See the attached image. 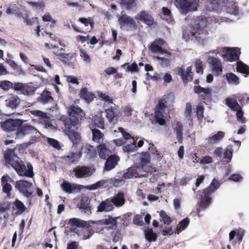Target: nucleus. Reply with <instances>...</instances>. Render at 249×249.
<instances>
[{"label":"nucleus","mask_w":249,"mask_h":249,"mask_svg":"<svg viewBox=\"0 0 249 249\" xmlns=\"http://www.w3.org/2000/svg\"><path fill=\"white\" fill-rule=\"evenodd\" d=\"M36 133V129L33 126L27 124L23 125L21 124L18 127L16 135L17 138L22 139L26 135Z\"/></svg>","instance_id":"6e6552de"},{"label":"nucleus","mask_w":249,"mask_h":249,"mask_svg":"<svg viewBox=\"0 0 249 249\" xmlns=\"http://www.w3.org/2000/svg\"><path fill=\"white\" fill-rule=\"evenodd\" d=\"M208 62L211 66L212 71L214 74L218 75L222 71V66L220 61L215 57H210Z\"/></svg>","instance_id":"2eb2a0df"},{"label":"nucleus","mask_w":249,"mask_h":249,"mask_svg":"<svg viewBox=\"0 0 249 249\" xmlns=\"http://www.w3.org/2000/svg\"><path fill=\"white\" fill-rule=\"evenodd\" d=\"M204 107L201 104H198L196 107V113L199 119H202L203 117Z\"/></svg>","instance_id":"680f3d73"},{"label":"nucleus","mask_w":249,"mask_h":249,"mask_svg":"<svg viewBox=\"0 0 249 249\" xmlns=\"http://www.w3.org/2000/svg\"><path fill=\"white\" fill-rule=\"evenodd\" d=\"M149 152L154 156V158L158 160H160L163 157L162 153L156 149V148L153 144H150L148 147Z\"/></svg>","instance_id":"58836bf2"},{"label":"nucleus","mask_w":249,"mask_h":249,"mask_svg":"<svg viewBox=\"0 0 249 249\" xmlns=\"http://www.w3.org/2000/svg\"><path fill=\"white\" fill-rule=\"evenodd\" d=\"M81 154L82 153H86L89 155V157H91L92 154H94L95 153V149L93 146L87 144L83 146L81 148Z\"/></svg>","instance_id":"a19ab883"},{"label":"nucleus","mask_w":249,"mask_h":249,"mask_svg":"<svg viewBox=\"0 0 249 249\" xmlns=\"http://www.w3.org/2000/svg\"><path fill=\"white\" fill-rule=\"evenodd\" d=\"M94 169L86 166H78L73 169V172L77 178H86L91 176Z\"/></svg>","instance_id":"9d476101"},{"label":"nucleus","mask_w":249,"mask_h":249,"mask_svg":"<svg viewBox=\"0 0 249 249\" xmlns=\"http://www.w3.org/2000/svg\"><path fill=\"white\" fill-rule=\"evenodd\" d=\"M20 8L16 4L10 5L6 10V13L9 15H16L19 18L26 19L28 17V13L26 10L20 11Z\"/></svg>","instance_id":"9b49d317"},{"label":"nucleus","mask_w":249,"mask_h":249,"mask_svg":"<svg viewBox=\"0 0 249 249\" xmlns=\"http://www.w3.org/2000/svg\"><path fill=\"white\" fill-rule=\"evenodd\" d=\"M5 102L7 106L15 108L19 103V99L16 95H11L6 100Z\"/></svg>","instance_id":"cd10ccee"},{"label":"nucleus","mask_w":249,"mask_h":249,"mask_svg":"<svg viewBox=\"0 0 249 249\" xmlns=\"http://www.w3.org/2000/svg\"><path fill=\"white\" fill-rule=\"evenodd\" d=\"M136 18L149 26L153 25L154 24V20L152 17L145 11L140 12L136 15Z\"/></svg>","instance_id":"dca6fc26"},{"label":"nucleus","mask_w":249,"mask_h":249,"mask_svg":"<svg viewBox=\"0 0 249 249\" xmlns=\"http://www.w3.org/2000/svg\"><path fill=\"white\" fill-rule=\"evenodd\" d=\"M160 216L165 224L169 225L172 222L170 217L163 210L161 211L160 212Z\"/></svg>","instance_id":"4d7b16f0"},{"label":"nucleus","mask_w":249,"mask_h":249,"mask_svg":"<svg viewBox=\"0 0 249 249\" xmlns=\"http://www.w3.org/2000/svg\"><path fill=\"white\" fill-rule=\"evenodd\" d=\"M69 223L71 226L83 228L87 226V222L76 218H71L69 220Z\"/></svg>","instance_id":"2f4dec72"},{"label":"nucleus","mask_w":249,"mask_h":249,"mask_svg":"<svg viewBox=\"0 0 249 249\" xmlns=\"http://www.w3.org/2000/svg\"><path fill=\"white\" fill-rule=\"evenodd\" d=\"M194 91L195 93L199 94L203 98L210 97L212 93V90L210 88H204L200 86H195Z\"/></svg>","instance_id":"393cba45"},{"label":"nucleus","mask_w":249,"mask_h":249,"mask_svg":"<svg viewBox=\"0 0 249 249\" xmlns=\"http://www.w3.org/2000/svg\"><path fill=\"white\" fill-rule=\"evenodd\" d=\"M120 28L123 30H129L136 26L133 18L126 14H122L118 18Z\"/></svg>","instance_id":"423d86ee"},{"label":"nucleus","mask_w":249,"mask_h":249,"mask_svg":"<svg viewBox=\"0 0 249 249\" xmlns=\"http://www.w3.org/2000/svg\"><path fill=\"white\" fill-rule=\"evenodd\" d=\"M139 168L136 165H133L127 169V172L124 173L123 178L124 179H128L132 178H137L143 177L144 175L141 173L138 172Z\"/></svg>","instance_id":"a211bd4d"},{"label":"nucleus","mask_w":249,"mask_h":249,"mask_svg":"<svg viewBox=\"0 0 249 249\" xmlns=\"http://www.w3.org/2000/svg\"><path fill=\"white\" fill-rule=\"evenodd\" d=\"M184 114L185 118L189 121V124L190 125L192 121V106L189 103L186 105Z\"/></svg>","instance_id":"09e8293b"},{"label":"nucleus","mask_w":249,"mask_h":249,"mask_svg":"<svg viewBox=\"0 0 249 249\" xmlns=\"http://www.w3.org/2000/svg\"><path fill=\"white\" fill-rule=\"evenodd\" d=\"M80 94V97L88 103L91 102L94 97V94L89 91L86 88L82 89Z\"/></svg>","instance_id":"c85d7f7f"},{"label":"nucleus","mask_w":249,"mask_h":249,"mask_svg":"<svg viewBox=\"0 0 249 249\" xmlns=\"http://www.w3.org/2000/svg\"><path fill=\"white\" fill-rule=\"evenodd\" d=\"M135 142V140L133 139L132 143L124 146L123 147V150L126 152H131L135 151L136 149Z\"/></svg>","instance_id":"13d9d810"},{"label":"nucleus","mask_w":249,"mask_h":249,"mask_svg":"<svg viewBox=\"0 0 249 249\" xmlns=\"http://www.w3.org/2000/svg\"><path fill=\"white\" fill-rule=\"evenodd\" d=\"M98 95V96L105 102L106 104L109 105L113 104V99L105 93L99 92Z\"/></svg>","instance_id":"3c124183"},{"label":"nucleus","mask_w":249,"mask_h":249,"mask_svg":"<svg viewBox=\"0 0 249 249\" xmlns=\"http://www.w3.org/2000/svg\"><path fill=\"white\" fill-rule=\"evenodd\" d=\"M4 158L5 165L12 167L20 176L32 178L34 176L33 168L30 163H27V169L23 162L15 154L14 149H9L5 151Z\"/></svg>","instance_id":"f257e3e1"},{"label":"nucleus","mask_w":249,"mask_h":249,"mask_svg":"<svg viewBox=\"0 0 249 249\" xmlns=\"http://www.w3.org/2000/svg\"><path fill=\"white\" fill-rule=\"evenodd\" d=\"M53 100L51 93L48 91H43L40 97V101L43 104H46Z\"/></svg>","instance_id":"37998d69"},{"label":"nucleus","mask_w":249,"mask_h":249,"mask_svg":"<svg viewBox=\"0 0 249 249\" xmlns=\"http://www.w3.org/2000/svg\"><path fill=\"white\" fill-rule=\"evenodd\" d=\"M47 141H48V142L49 143V144L50 145L53 147L54 148H55L57 149H59L60 148V146L59 143L57 140H56L54 139L48 138L47 139Z\"/></svg>","instance_id":"e2e57ef3"},{"label":"nucleus","mask_w":249,"mask_h":249,"mask_svg":"<svg viewBox=\"0 0 249 249\" xmlns=\"http://www.w3.org/2000/svg\"><path fill=\"white\" fill-rule=\"evenodd\" d=\"M206 25V20H201L198 21L196 26L194 27L190 31V35H188L189 38L196 41L199 44H204L206 42L207 32L203 29Z\"/></svg>","instance_id":"f03ea898"},{"label":"nucleus","mask_w":249,"mask_h":249,"mask_svg":"<svg viewBox=\"0 0 249 249\" xmlns=\"http://www.w3.org/2000/svg\"><path fill=\"white\" fill-rule=\"evenodd\" d=\"M92 140L93 141L100 143L103 141V134L98 129H92Z\"/></svg>","instance_id":"ea45409f"},{"label":"nucleus","mask_w":249,"mask_h":249,"mask_svg":"<svg viewBox=\"0 0 249 249\" xmlns=\"http://www.w3.org/2000/svg\"><path fill=\"white\" fill-rule=\"evenodd\" d=\"M191 71V67H189L185 72L184 79L186 81H191L193 78V73Z\"/></svg>","instance_id":"774afa93"},{"label":"nucleus","mask_w":249,"mask_h":249,"mask_svg":"<svg viewBox=\"0 0 249 249\" xmlns=\"http://www.w3.org/2000/svg\"><path fill=\"white\" fill-rule=\"evenodd\" d=\"M119 158L115 155L109 156L106 161L105 170L109 171L113 169L117 164Z\"/></svg>","instance_id":"4be33fe9"},{"label":"nucleus","mask_w":249,"mask_h":249,"mask_svg":"<svg viewBox=\"0 0 249 249\" xmlns=\"http://www.w3.org/2000/svg\"><path fill=\"white\" fill-rule=\"evenodd\" d=\"M114 209V206L108 199L102 201L98 206V211L99 212H110Z\"/></svg>","instance_id":"5701e85b"},{"label":"nucleus","mask_w":249,"mask_h":249,"mask_svg":"<svg viewBox=\"0 0 249 249\" xmlns=\"http://www.w3.org/2000/svg\"><path fill=\"white\" fill-rule=\"evenodd\" d=\"M98 151L99 157L103 159H106L111 154V151L106 147L105 144H101L98 145Z\"/></svg>","instance_id":"bb28decb"},{"label":"nucleus","mask_w":249,"mask_h":249,"mask_svg":"<svg viewBox=\"0 0 249 249\" xmlns=\"http://www.w3.org/2000/svg\"><path fill=\"white\" fill-rule=\"evenodd\" d=\"M97 223L99 225H104L105 228L114 229L116 228L117 219L116 217L109 216L107 218L98 220Z\"/></svg>","instance_id":"f3484780"},{"label":"nucleus","mask_w":249,"mask_h":249,"mask_svg":"<svg viewBox=\"0 0 249 249\" xmlns=\"http://www.w3.org/2000/svg\"><path fill=\"white\" fill-rule=\"evenodd\" d=\"M165 54V57H161L160 56H158L156 57V58L160 61V65L162 67H167L170 65L171 63V59L170 58L169 55L167 53H164Z\"/></svg>","instance_id":"e433bc0d"},{"label":"nucleus","mask_w":249,"mask_h":249,"mask_svg":"<svg viewBox=\"0 0 249 249\" xmlns=\"http://www.w3.org/2000/svg\"><path fill=\"white\" fill-rule=\"evenodd\" d=\"M198 0H175V5L180 13L186 15L189 12L197 10Z\"/></svg>","instance_id":"7ed1b4c3"},{"label":"nucleus","mask_w":249,"mask_h":249,"mask_svg":"<svg viewBox=\"0 0 249 249\" xmlns=\"http://www.w3.org/2000/svg\"><path fill=\"white\" fill-rule=\"evenodd\" d=\"M98 220L97 221H94V220H90L89 221V223H92L94 224V226L93 227V228L95 230L96 232H100L104 230L105 229L104 225H99L97 224V222H98Z\"/></svg>","instance_id":"052dcab7"},{"label":"nucleus","mask_w":249,"mask_h":249,"mask_svg":"<svg viewBox=\"0 0 249 249\" xmlns=\"http://www.w3.org/2000/svg\"><path fill=\"white\" fill-rule=\"evenodd\" d=\"M226 79L228 82L235 85L239 83L238 77L233 73H229L226 74Z\"/></svg>","instance_id":"49530a36"},{"label":"nucleus","mask_w":249,"mask_h":249,"mask_svg":"<svg viewBox=\"0 0 249 249\" xmlns=\"http://www.w3.org/2000/svg\"><path fill=\"white\" fill-rule=\"evenodd\" d=\"M155 120L159 124L163 125L165 124V119L163 118L162 111L160 110L156 109L155 111Z\"/></svg>","instance_id":"a18cd8bd"},{"label":"nucleus","mask_w":249,"mask_h":249,"mask_svg":"<svg viewBox=\"0 0 249 249\" xmlns=\"http://www.w3.org/2000/svg\"><path fill=\"white\" fill-rule=\"evenodd\" d=\"M94 124L97 127L104 129V120L101 116V114L96 116L93 120Z\"/></svg>","instance_id":"8fccbe9b"},{"label":"nucleus","mask_w":249,"mask_h":249,"mask_svg":"<svg viewBox=\"0 0 249 249\" xmlns=\"http://www.w3.org/2000/svg\"><path fill=\"white\" fill-rule=\"evenodd\" d=\"M145 235L146 239L149 242L156 241L157 238V234L151 229L146 231Z\"/></svg>","instance_id":"de8ad7c7"},{"label":"nucleus","mask_w":249,"mask_h":249,"mask_svg":"<svg viewBox=\"0 0 249 249\" xmlns=\"http://www.w3.org/2000/svg\"><path fill=\"white\" fill-rule=\"evenodd\" d=\"M220 186L219 182L216 179H213L210 185L207 188L203 190V195L208 196V195L213 193L217 190Z\"/></svg>","instance_id":"b1692460"},{"label":"nucleus","mask_w":249,"mask_h":249,"mask_svg":"<svg viewBox=\"0 0 249 249\" xmlns=\"http://www.w3.org/2000/svg\"><path fill=\"white\" fill-rule=\"evenodd\" d=\"M31 114L33 115L38 117L39 119L42 120L46 124V127H50L52 126L49 123L50 119L49 114L43 112L40 110H33L30 111Z\"/></svg>","instance_id":"aec40b11"},{"label":"nucleus","mask_w":249,"mask_h":249,"mask_svg":"<svg viewBox=\"0 0 249 249\" xmlns=\"http://www.w3.org/2000/svg\"><path fill=\"white\" fill-rule=\"evenodd\" d=\"M221 7V0H212L210 5L207 6V10L209 11H218Z\"/></svg>","instance_id":"4c0bfd02"},{"label":"nucleus","mask_w":249,"mask_h":249,"mask_svg":"<svg viewBox=\"0 0 249 249\" xmlns=\"http://www.w3.org/2000/svg\"><path fill=\"white\" fill-rule=\"evenodd\" d=\"M15 187L20 193L27 198H29L34 192L32 184L24 180L16 181Z\"/></svg>","instance_id":"20e7f679"},{"label":"nucleus","mask_w":249,"mask_h":249,"mask_svg":"<svg viewBox=\"0 0 249 249\" xmlns=\"http://www.w3.org/2000/svg\"><path fill=\"white\" fill-rule=\"evenodd\" d=\"M141 161L142 166H144L145 164L149 163L150 161V157L149 154L147 152L142 153Z\"/></svg>","instance_id":"0e129e2a"},{"label":"nucleus","mask_w":249,"mask_h":249,"mask_svg":"<svg viewBox=\"0 0 249 249\" xmlns=\"http://www.w3.org/2000/svg\"><path fill=\"white\" fill-rule=\"evenodd\" d=\"M227 105L233 111H236L237 120L242 124L245 123V119L243 117V112L241 107L235 99L230 98H226Z\"/></svg>","instance_id":"39448f33"},{"label":"nucleus","mask_w":249,"mask_h":249,"mask_svg":"<svg viewBox=\"0 0 249 249\" xmlns=\"http://www.w3.org/2000/svg\"><path fill=\"white\" fill-rule=\"evenodd\" d=\"M126 67L127 71L131 72H136L138 70V66L136 63H134L130 65H128L127 64H124L122 65V67L125 68Z\"/></svg>","instance_id":"bf43d9fd"},{"label":"nucleus","mask_w":249,"mask_h":249,"mask_svg":"<svg viewBox=\"0 0 249 249\" xmlns=\"http://www.w3.org/2000/svg\"><path fill=\"white\" fill-rule=\"evenodd\" d=\"M113 180L111 179H105V180H101L97 181L94 184L89 185L87 186V188L89 190H95L97 188L101 187L104 186L106 183H107L108 181H112Z\"/></svg>","instance_id":"79ce46f5"},{"label":"nucleus","mask_w":249,"mask_h":249,"mask_svg":"<svg viewBox=\"0 0 249 249\" xmlns=\"http://www.w3.org/2000/svg\"><path fill=\"white\" fill-rule=\"evenodd\" d=\"M0 87L4 90H8L12 87L14 88V84L9 81H2L0 82Z\"/></svg>","instance_id":"6e6d98bb"},{"label":"nucleus","mask_w":249,"mask_h":249,"mask_svg":"<svg viewBox=\"0 0 249 249\" xmlns=\"http://www.w3.org/2000/svg\"><path fill=\"white\" fill-rule=\"evenodd\" d=\"M237 70L238 71L244 73L246 75L249 74V68L248 66L241 62H237Z\"/></svg>","instance_id":"c03bdc74"},{"label":"nucleus","mask_w":249,"mask_h":249,"mask_svg":"<svg viewBox=\"0 0 249 249\" xmlns=\"http://www.w3.org/2000/svg\"><path fill=\"white\" fill-rule=\"evenodd\" d=\"M173 129L174 131L176 132L177 134V139L179 142L181 143L182 140L183 135V126L182 124L177 122V123L173 126Z\"/></svg>","instance_id":"c756f323"},{"label":"nucleus","mask_w":249,"mask_h":249,"mask_svg":"<svg viewBox=\"0 0 249 249\" xmlns=\"http://www.w3.org/2000/svg\"><path fill=\"white\" fill-rule=\"evenodd\" d=\"M37 87L32 86L30 84H26L22 83H15L14 84V89L17 91H20L21 93L26 95H32L35 93Z\"/></svg>","instance_id":"0eeeda50"},{"label":"nucleus","mask_w":249,"mask_h":249,"mask_svg":"<svg viewBox=\"0 0 249 249\" xmlns=\"http://www.w3.org/2000/svg\"><path fill=\"white\" fill-rule=\"evenodd\" d=\"M135 0H120V4L127 9H131L134 7Z\"/></svg>","instance_id":"5fc2aeb1"},{"label":"nucleus","mask_w":249,"mask_h":249,"mask_svg":"<svg viewBox=\"0 0 249 249\" xmlns=\"http://www.w3.org/2000/svg\"><path fill=\"white\" fill-rule=\"evenodd\" d=\"M63 121L66 128L70 129L72 126H74L79 123L78 120H75V118H71V117L63 118Z\"/></svg>","instance_id":"7c9ffc66"},{"label":"nucleus","mask_w":249,"mask_h":249,"mask_svg":"<svg viewBox=\"0 0 249 249\" xmlns=\"http://www.w3.org/2000/svg\"><path fill=\"white\" fill-rule=\"evenodd\" d=\"M212 197L208 196H205L202 195V198L199 203V207L197 209V210H204L207 208L210 205L212 202Z\"/></svg>","instance_id":"a878e982"},{"label":"nucleus","mask_w":249,"mask_h":249,"mask_svg":"<svg viewBox=\"0 0 249 249\" xmlns=\"http://www.w3.org/2000/svg\"><path fill=\"white\" fill-rule=\"evenodd\" d=\"M61 186L63 190L68 194L75 192L76 191H79L81 189L79 185L75 184H71L67 181H64Z\"/></svg>","instance_id":"6ab92c4d"},{"label":"nucleus","mask_w":249,"mask_h":249,"mask_svg":"<svg viewBox=\"0 0 249 249\" xmlns=\"http://www.w3.org/2000/svg\"><path fill=\"white\" fill-rule=\"evenodd\" d=\"M164 44V41L161 39H158L155 40L151 46V50L152 52L160 54H164L167 53L169 55H171V53L165 51L162 49V46Z\"/></svg>","instance_id":"ddd939ff"},{"label":"nucleus","mask_w":249,"mask_h":249,"mask_svg":"<svg viewBox=\"0 0 249 249\" xmlns=\"http://www.w3.org/2000/svg\"><path fill=\"white\" fill-rule=\"evenodd\" d=\"M54 53L55 55L59 56V59L60 60L63 61L64 63L68 62L70 59L73 57V56L71 54L60 52L59 50H56L54 51Z\"/></svg>","instance_id":"473e14b6"},{"label":"nucleus","mask_w":249,"mask_h":249,"mask_svg":"<svg viewBox=\"0 0 249 249\" xmlns=\"http://www.w3.org/2000/svg\"><path fill=\"white\" fill-rule=\"evenodd\" d=\"M81 157V153L71 152L64 157L65 160L69 163H72L77 161Z\"/></svg>","instance_id":"72a5a7b5"},{"label":"nucleus","mask_w":249,"mask_h":249,"mask_svg":"<svg viewBox=\"0 0 249 249\" xmlns=\"http://www.w3.org/2000/svg\"><path fill=\"white\" fill-rule=\"evenodd\" d=\"M68 112L70 117L73 118H75V120L77 119L79 123L85 115V112L81 108L75 105H72L70 107Z\"/></svg>","instance_id":"f8f14e48"},{"label":"nucleus","mask_w":249,"mask_h":249,"mask_svg":"<svg viewBox=\"0 0 249 249\" xmlns=\"http://www.w3.org/2000/svg\"><path fill=\"white\" fill-rule=\"evenodd\" d=\"M225 133L222 131H218L215 135L210 136L208 138V141L209 143H216L222 139Z\"/></svg>","instance_id":"c9c22d12"},{"label":"nucleus","mask_w":249,"mask_h":249,"mask_svg":"<svg viewBox=\"0 0 249 249\" xmlns=\"http://www.w3.org/2000/svg\"><path fill=\"white\" fill-rule=\"evenodd\" d=\"M23 122L18 119H8L1 124V128L5 131H12L18 128Z\"/></svg>","instance_id":"1a4fd4ad"},{"label":"nucleus","mask_w":249,"mask_h":249,"mask_svg":"<svg viewBox=\"0 0 249 249\" xmlns=\"http://www.w3.org/2000/svg\"><path fill=\"white\" fill-rule=\"evenodd\" d=\"M15 205L16 208L19 210L20 213L25 211V207L23 203L20 201L16 200L15 202Z\"/></svg>","instance_id":"338daca9"},{"label":"nucleus","mask_w":249,"mask_h":249,"mask_svg":"<svg viewBox=\"0 0 249 249\" xmlns=\"http://www.w3.org/2000/svg\"><path fill=\"white\" fill-rule=\"evenodd\" d=\"M89 198L87 196H84L81 199L80 203L77 204V206L80 209H88L89 208Z\"/></svg>","instance_id":"603ef678"},{"label":"nucleus","mask_w":249,"mask_h":249,"mask_svg":"<svg viewBox=\"0 0 249 249\" xmlns=\"http://www.w3.org/2000/svg\"><path fill=\"white\" fill-rule=\"evenodd\" d=\"M80 56L83 60L87 64H90L91 58L87 52L84 49H80Z\"/></svg>","instance_id":"864d4df0"},{"label":"nucleus","mask_w":249,"mask_h":249,"mask_svg":"<svg viewBox=\"0 0 249 249\" xmlns=\"http://www.w3.org/2000/svg\"><path fill=\"white\" fill-rule=\"evenodd\" d=\"M114 206L120 207L124 205L125 202L124 195L123 192H119L110 200Z\"/></svg>","instance_id":"412c9836"},{"label":"nucleus","mask_w":249,"mask_h":249,"mask_svg":"<svg viewBox=\"0 0 249 249\" xmlns=\"http://www.w3.org/2000/svg\"><path fill=\"white\" fill-rule=\"evenodd\" d=\"M79 20L81 23L84 24L85 26H87L89 25V24L91 27V29L93 28L94 23L93 20L91 18H80Z\"/></svg>","instance_id":"69168bd1"},{"label":"nucleus","mask_w":249,"mask_h":249,"mask_svg":"<svg viewBox=\"0 0 249 249\" xmlns=\"http://www.w3.org/2000/svg\"><path fill=\"white\" fill-rule=\"evenodd\" d=\"M67 134L74 144H77L80 141L81 136L77 132L73 130L69 131Z\"/></svg>","instance_id":"f704fd0d"},{"label":"nucleus","mask_w":249,"mask_h":249,"mask_svg":"<svg viewBox=\"0 0 249 249\" xmlns=\"http://www.w3.org/2000/svg\"><path fill=\"white\" fill-rule=\"evenodd\" d=\"M240 54V50L238 48L234 49L227 48L223 56L228 61H234L238 59Z\"/></svg>","instance_id":"4468645a"}]
</instances>
